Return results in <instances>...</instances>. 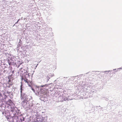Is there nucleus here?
<instances>
[{
  "label": "nucleus",
  "mask_w": 122,
  "mask_h": 122,
  "mask_svg": "<svg viewBox=\"0 0 122 122\" xmlns=\"http://www.w3.org/2000/svg\"><path fill=\"white\" fill-rule=\"evenodd\" d=\"M22 80H24V81L27 83L29 86H31V82L29 81L26 77H25L24 78H22Z\"/></svg>",
  "instance_id": "obj_1"
},
{
  "label": "nucleus",
  "mask_w": 122,
  "mask_h": 122,
  "mask_svg": "<svg viewBox=\"0 0 122 122\" xmlns=\"http://www.w3.org/2000/svg\"><path fill=\"white\" fill-rule=\"evenodd\" d=\"M42 86V87H43L44 86Z\"/></svg>",
  "instance_id": "obj_12"
},
{
  "label": "nucleus",
  "mask_w": 122,
  "mask_h": 122,
  "mask_svg": "<svg viewBox=\"0 0 122 122\" xmlns=\"http://www.w3.org/2000/svg\"><path fill=\"white\" fill-rule=\"evenodd\" d=\"M27 97V96L25 94H22V95H21L20 98L21 100H22L26 98Z\"/></svg>",
  "instance_id": "obj_2"
},
{
  "label": "nucleus",
  "mask_w": 122,
  "mask_h": 122,
  "mask_svg": "<svg viewBox=\"0 0 122 122\" xmlns=\"http://www.w3.org/2000/svg\"><path fill=\"white\" fill-rule=\"evenodd\" d=\"M18 21H19V20L17 21V22L16 23H17L18 22Z\"/></svg>",
  "instance_id": "obj_11"
},
{
  "label": "nucleus",
  "mask_w": 122,
  "mask_h": 122,
  "mask_svg": "<svg viewBox=\"0 0 122 122\" xmlns=\"http://www.w3.org/2000/svg\"><path fill=\"white\" fill-rule=\"evenodd\" d=\"M20 91H22V85L21 84V85L20 86Z\"/></svg>",
  "instance_id": "obj_8"
},
{
  "label": "nucleus",
  "mask_w": 122,
  "mask_h": 122,
  "mask_svg": "<svg viewBox=\"0 0 122 122\" xmlns=\"http://www.w3.org/2000/svg\"><path fill=\"white\" fill-rule=\"evenodd\" d=\"M20 93H21V95H22V91H20Z\"/></svg>",
  "instance_id": "obj_10"
},
{
  "label": "nucleus",
  "mask_w": 122,
  "mask_h": 122,
  "mask_svg": "<svg viewBox=\"0 0 122 122\" xmlns=\"http://www.w3.org/2000/svg\"><path fill=\"white\" fill-rule=\"evenodd\" d=\"M27 98H25L24 99L23 101H22V102L23 103H26L27 102Z\"/></svg>",
  "instance_id": "obj_5"
},
{
  "label": "nucleus",
  "mask_w": 122,
  "mask_h": 122,
  "mask_svg": "<svg viewBox=\"0 0 122 122\" xmlns=\"http://www.w3.org/2000/svg\"><path fill=\"white\" fill-rule=\"evenodd\" d=\"M46 78L47 79V81H48L49 80V79L50 78V77H49V76L48 75L46 77Z\"/></svg>",
  "instance_id": "obj_7"
},
{
  "label": "nucleus",
  "mask_w": 122,
  "mask_h": 122,
  "mask_svg": "<svg viewBox=\"0 0 122 122\" xmlns=\"http://www.w3.org/2000/svg\"><path fill=\"white\" fill-rule=\"evenodd\" d=\"M8 63L9 65H10L11 64V62H10V61H9L8 62Z\"/></svg>",
  "instance_id": "obj_9"
},
{
  "label": "nucleus",
  "mask_w": 122,
  "mask_h": 122,
  "mask_svg": "<svg viewBox=\"0 0 122 122\" xmlns=\"http://www.w3.org/2000/svg\"><path fill=\"white\" fill-rule=\"evenodd\" d=\"M10 82L11 80L10 79H9V85L8 87H10L11 86L13 85L12 83L11 82L10 83Z\"/></svg>",
  "instance_id": "obj_4"
},
{
  "label": "nucleus",
  "mask_w": 122,
  "mask_h": 122,
  "mask_svg": "<svg viewBox=\"0 0 122 122\" xmlns=\"http://www.w3.org/2000/svg\"><path fill=\"white\" fill-rule=\"evenodd\" d=\"M30 75L29 74V73H27V74H26V75H25V77H29Z\"/></svg>",
  "instance_id": "obj_6"
},
{
  "label": "nucleus",
  "mask_w": 122,
  "mask_h": 122,
  "mask_svg": "<svg viewBox=\"0 0 122 122\" xmlns=\"http://www.w3.org/2000/svg\"><path fill=\"white\" fill-rule=\"evenodd\" d=\"M7 104L9 106L12 105L14 103L10 99H9L6 102Z\"/></svg>",
  "instance_id": "obj_3"
}]
</instances>
